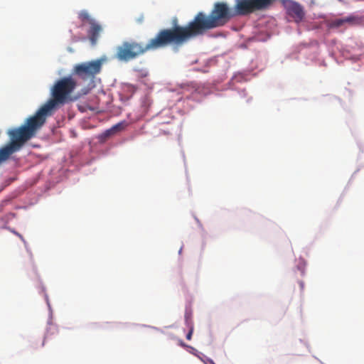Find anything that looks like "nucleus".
<instances>
[{
	"label": "nucleus",
	"mask_w": 364,
	"mask_h": 364,
	"mask_svg": "<svg viewBox=\"0 0 364 364\" xmlns=\"http://www.w3.org/2000/svg\"><path fill=\"white\" fill-rule=\"evenodd\" d=\"M180 345H181L182 347H188V346L186 345L183 341H181V342H180Z\"/></svg>",
	"instance_id": "nucleus-15"
},
{
	"label": "nucleus",
	"mask_w": 364,
	"mask_h": 364,
	"mask_svg": "<svg viewBox=\"0 0 364 364\" xmlns=\"http://www.w3.org/2000/svg\"><path fill=\"white\" fill-rule=\"evenodd\" d=\"M127 126V123L125 121L120 122L111 127V131H113L114 134L124 130Z\"/></svg>",
	"instance_id": "nucleus-11"
},
{
	"label": "nucleus",
	"mask_w": 364,
	"mask_h": 364,
	"mask_svg": "<svg viewBox=\"0 0 364 364\" xmlns=\"http://www.w3.org/2000/svg\"><path fill=\"white\" fill-rule=\"evenodd\" d=\"M78 18L81 22V26H84L86 24H89L90 26L94 23L96 20L91 16V15L86 10L80 11L78 13Z\"/></svg>",
	"instance_id": "nucleus-8"
},
{
	"label": "nucleus",
	"mask_w": 364,
	"mask_h": 364,
	"mask_svg": "<svg viewBox=\"0 0 364 364\" xmlns=\"http://www.w3.org/2000/svg\"><path fill=\"white\" fill-rule=\"evenodd\" d=\"M76 86L77 82L71 76L58 80L51 89L52 98L33 116L28 118L23 125L7 131L10 141L6 145L14 154L20 151L28 140L36 136L37 132L45 124L47 117L52 114L53 109L59 105L77 99V97H71Z\"/></svg>",
	"instance_id": "nucleus-1"
},
{
	"label": "nucleus",
	"mask_w": 364,
	"mask_h": 364,
	"mask_svg": "<svg viewBox=\"0 0 364 364\" xmlns=\"http://www.w3.org/2000/svg\"><path fill=\"white\" fill-rule=\"evenodd\" d=\"M282 4L287 9L288 14L291 16L296 22L301 21L304 12L301 6L293 0H282Z\"/></svg>",
	"instance_id": "nucleus-5"
},
{
	"label": "nucleus",
	"mask_w": 364,
	"mask_h": 364,
	"mask_svg": "<svg viewBox=\"0 0 364 364\" xmlns=\"http://www.w3.org/2000/svg\"><path fill=\"white\" fill-rule=\"evenodd\" d=\"M12 154H14V153L6 145L0 148V165L7 161Z\"/></svg>",
	"instance_id": "nucleus-9"
},
{
	"label": "nucleus",
	"mask_w": 364,
	"mask_h": 364,
	"mask_svg": "<svg viewBox=\"0 0 364 364\" xmlns=\"http://www.w3.org/2000/svg\"><path fill=\"white\" fill-rule=\"evenodd\" d=\"M102 61L100 60L82 63L75 65L73 74L84 80H93L95 75L100 73Z\"/></svg>",
	"instance_id": "nucleus-4"
},
{
	"label": "nucleus",
	"mask_w": 364,
	"mask_h": 364,
	"mask_svg": "<svg viewBox=\"0 0 364 364\" xmlns=\"http://www.w3.org/2000/svg\"><path fill=\"white\" fill-rule=\"evenodd\" d=\"M274 0H251L255 11H263L268 9Z\"/></svg>",
	"instance_id": "nucleus-7"
},
{
	"label": "nucleus",
	"mask_w": 364,
	"mask_h": 364,
	"mask_svg": "<svg viewBox=\"0 0 364 364\" xmlns=\"http://www.w3.org/2000/svg\"><path fill=\"white\" fill-rule=\"evenodd\" d=\"M48 338V336H46L43 341H42L41 346L43 347L45 344V340Z\"/></svg>",
	"instance_id": "nucleus-17"
},
{
	"label": "nucleus",
	"mask_w": 364,
	"mask_h": 364,
	"mask_svg": "<svg viewBox=\"0 0 364 364\" xmlns=\"http://www.w3.org/2000/svg\"><path fill=\"white\" fill-rule=\"evenodd\" d=\"M233 9L225 2H216L209 14L200 11L186 26L191 39L207 31L225 26L231 18L255 12L251 0H235Z\"/></svg>",
	"instance_id": "nucleus-3"
},
{
	"label": "nucleus",
	"mask_w": 364,
	"mask_h": 364,
	"mask_svg": "<svg viewBox=\"0 0 364 364\" xmlns=\"http://www.w3.org/2000/svg\"><path fill=\"white\" fill-rule=\"evenodd\" d=\"M102 31V27L97 21H95L94 23L90 26V28L87 30V36L92 46H94L97 44V40Z\"/></svg>",
	"instance_id": "nucleus-6"
},
{
	"label": "nucleus",
	"mask_w": 364,
	"mask_h": 364,
	"mask_svg": "<svg viewBox=\"0 0 364 364\" xmlns=\"http://www.w3.org/2000/svg\"><path fill=\"white\" fill-rule=\"evenodd\" d=\"M200 358V360L204 363V364H215L214 363V361L210 359V358H202V357H198Z\"/></svg>",
	"instance_id": "nucleus-12"
},
{
	"label": "nucleus",
	"mask_w": 364,
	"mask_h": 364,
	"mask_svg": "<svg viewBox=\"0 0 364 364\" xmlns=\"http://www.w3.org/2000/svg\"><path fill=\"white\" fill-rule=\"evenodd\" d=\"M193 324H191L189 331H188V333L186 335V338L188 340H191V339L192 335H193Z\"/></svg>",
	"instance_id": "nucleus-13"
},
{
	"label": "nucleus",
	"mask_w": 364,
	"mask_h": 364,
	"mask_svg": "<svg viewBox=\"0 0 364 364\" xmlns=\"http://www.w3.org/2000/svg\"><path fill=\"white\" fill-rule=\"evenodd\" d=\"M114 134H114V132L113 131H111V128L107 129V130H106L105 132V133H104V135H105V137H109V136H110L112 135H114Z\"/></svg>",
	"instance_id": "nucleus-14"
},
{
	"label": "nucleus",
	"mask_w": 364,
	"mask_h": 364,
	"mask_svg": "<svg viewBox=\"0 0 364 364\" xmlns=\"http://www.w3.org/2000/svg\"><path fill=\"white\" fill-rule=\"evenodd\" d=\"M299 285L301 287V289H304V282H299Z\"/></svg>",
	"instance_id": "nucleus-16"
},
{
	"label": "nucleus",
	"mask_w": 364,
	"mask_h": 364,
	"mask_svg": "<svg viewBox=\"0 0 364 364\" xmlns=\"http://www.w3.org/2000/svg\"><path fill=\"white\" fill-rule=\"evenodd\" d=\"M191 40L187 26L176 25L171 28L161 29L146 44L136 41H124L116 48L115 58L127 63L144 55L149 50L169 46H181Z\"/></svg>",
	"instance_id": "nucleus-2"
},
{
	"label": "nucleus",
	"mask_w": 364,
	"mask_h": 364,
	"mask_svg": "<svg viewBox=\"0 0 364 364\" xmlns=\"http://www.w3.org/2000/svg\"><path fill=\"white\" fill-rule=\"evenodd\" d=\"M353 20V18H352V17H347L345 18L336 19L332 22L331 25H332V26H334V27H340L345 23L352 22Z\"/></svg>",
	"instance_id": "nucleus-10"
}]
</instances>
